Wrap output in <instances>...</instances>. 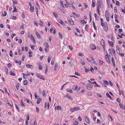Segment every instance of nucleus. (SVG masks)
Here are the masks:
<instances>
[{
    "instance_id": "1",
    "label": "nucleus",
    "mask_w": 125,
    "mask_h": 125,
    "mask_svg": "<svg viewBox=\"0 0 125 125\" xmlns=\"http://www.w3.org/2000/svg\"><path fill=\"white\" fill-rule=\"evenodd\" d=\"M80 108L78 106L71 108L70 110L72 112H74L76 111L79 110L80 109Z\"/></svg>"
},
{
    "instance_id": "2",
    "label": "nucleus",
    "mask_w": 125,
    "mask_h": 125,
    "mask_svg": "<svg viewBox=\"0 0 125 125\" xmlns=\"http://www.w3.org/2000/svg\"><path fill=\"white\" fill-rule=\"evenodd\" d=\"M86 88L87 89L89 90H91L93 88V86L90 83H89L86 85Z\"/></svg>"
},
{
    "instance_id": "3",
    "label": "nucleus",
    "mask_w": 125,
    "mask_h": 125,
    "mask_svg": "<svg viewBox=\"0 0 125 125\" xmlns=\"http://www.w3.org/2000/svg\"><path fill=\"white\" fill-rule=\"evenodd\" d=\"M105 16L107 21H109V16L108 13V10H107L106 11Z\"/></svg>"
},
{
    "instance_id": "4",
    "label": "nucleus",
    "mask_w": 125,
    "mask_h": 125,
    "mask_svg": "<svg viewBox=\"0 0 125 125\" xmlns=\"http://www.w3.org/2000/svg\"><path fill=\"white\" fill-rule=\"evenodd\" d=\"M36 75L38 78L40 79H42L43 80H44L45 79V78L43 77V76L40 74L36 73Z\"/></svg>"
},
{
    "instance_id": "5",
    "label": "nucleus",
    "mask_w": 125,
    "mask_h": 125,
    "mask_svg": "<svg viewBox=\"0 0 125 125\" xmlns=\"http://www.w3.org/2000/svg\"><path fill=\"white\" fill-rule=\"evenodd\" d=\"M30 38L31 40L33 41L34 43H35L36 42V41L34 36L32 34H31L30 36Z\"/></svg>"
},
{
    "instance_id": "6",
    "label": "nucleus",
    "mask_w": 125,
    "mask_h": 125,
    "mask_svg": "<svg viewBox=\"0 0 125 125\" xmlns=\"http://www.w3.org/2000/svg\"><path fill=\"white\" fill-rule=\"evenodd\" d=\"M105 26L104 27V28L105 31H107L108 30V26L106 22H105Z\"/></svg>"
},
{
    "instance_id": "7",
    "label": "nucleus",
    "mask_w": 125,
    "mask_h": 125,
    "mask_svg": "<svg viewBox=\"0 0 125 125\" xmlns=\"http://www.w3.org/2000/svg\"><path fill=\"white\" fill-rule=\"evenodd\" d=\"M26 66L28 68H30L31 70H33V66L31 64H26Z\"/></svg>"
},
{
    "instance_id": "8",
    "label": "nucleus",
    "mask_w": 125,
    "mask_h": 125,
    "mask_svg": "<svg viewBox=\"0 0 125 125\" xmlns=\"http://www.w3.org/2000/svg\"><path fill=\"white\" fill-rule=\"evenodd\" d=\"M101 43L102 45L104 48L105 46V44L104 41L103 39H102L101 40Z\"/></svg>"
},
{
    "instance_id": "9",
    "label": "nucleus",
    "mask_w": 125,
    "mask_h": 125,
    "mask_svg": "<svg viewBox=\"0 0 125 125\" xmlns=\"http://www.w3.org/2000/svg\"><path fill=\"white\" fill-rule=\"evenodd\" d=\"M58 22L60 24L62 25L63 26L65 25V23H64L63 21L60 19H59L58 20Z\"/></svg>"
},
{
    "instance_id": "10",
    "label": "nucleus",
    "mask_w": 125,
    "mask_h": 125,
    "mask_svg": "<svg viewBox=\"0 0 125 125\" xmlns=\"http://www.w3.org/2000/svg\"><path fill=\"white\" fill-rule=\"evenodd\" d=\"M102 1L101 0H98L97 2V6L100 7L101 5Z\"/></svg>"
},
{
    "instance_id": "11",
    "label": "nucleus",
    "mask_w": 125,
    "mask_h": 125,
    "mask_svg": "<svg viewBox=\"0 0 125 125\" xmlns=\"http://www.w3.org/2000/svg\"><path fill=\"white\" fill-rule=\"evenodd\" d=\"M85 119L87 123L88 124H89L90 123V122L87 116L86 115L85 116Z\"/></svg>"
},
{
    "instance_id": "12",
    "label": "nucleus",
    "mask_w": 125,
    "mask_h": 125,
    "mask_svg": "<svg viewBox=\"0 0 125 125\" xmlns=\"http://www.w3.org/2000/svg\"><path fill=\"white\" fill-rule=\"evenodd\" d=\"M62 109L61 107L60 106H56L55 107V110H56V109L58 110H60Z\"/></svg>"
},
{
    "instance_id": "13",
    "label": "nucleus",
    "mask_w": 125,
    "mask_h": 125,
    "mask_svg": "<svg viewBox=\"0 0 125 125\" xmlns=\"http://www.w3.org/2000/svg\"><path fill=\"white\" fill-rule=\"evenodd\" d=\"M90 48L92 50H94L96 48L94 44H92L90 45Z\"/></svg>"
},
{
    "instance_id": "14",
    "label": "nucleus",
    "mask_w": 125,
    "mask_h": 125,
    "mask_svg": "<svg viewBox=\"0 0 125 125\" xmlns=\"http://www.w3.org/2000/svg\"><path fill=\"white\" fill-rule=\"evenodd\" d=\"M108 42L109 43V44L112 47L114 46V42H111L109 41V40L108 41Z\"/></svg>"
},
{
    "instance_id": "15",
    "label": "nucleus",
    "mask_w": 125,
    "mask_h": 125,
    "mask_svg": "<svg viewBox=\"0 0 125 125\" xmlns=\"http://www.w3.org/2000/svg\"><path fill=\"white\" fill-rule=\"evenodd\" d=\"M112 61L113 62V66L114 67H115V60L113 57H112Z\"/></svg>"
},
{
    "instance_id": "16",
    "label": "nucleus",
    "mask_w": 125,
    "mask_h": 125,
    "mask_svg": "<svg viewBox=\"0 0 125 125\" xmlns=\"http://www.w3.org/2000/svg\"><path fill=\"white\" fill-rule=\"evenodd\" d=\"M116 51L118 54H120V50L118 46H117L116 47Z\"/></svg>"
},
{
    "instance_id": "17",
    "label": "nucleus",
    "mask_w": 125,
    "mask_h": 125,
    "mask_svg": "<svg viewBox=\"0 0 125 125\" xmlns=\"http://www.w3.org/2000/svg\"><path fill=\"white\" fill-rule=\"evenodd\" d=\"M36 35L37 36V37L39 39L41 38V37L39 33L37 31H36Z\"/></svg>"
},
{
    "instance_id": "18",
    "label": "nucleus",
    "mask_w": 125,
    "mask_h": 125,
    "mask_svg": "<svg viewBox=\"0 0 125 125\" xmlns=\"http://www.w3.org/2000/svg\"><path fill=\"white\" fill-rule=\"evenodd\" d=\"M78 87L77 85H74L73 87V89L74 91L76 90L77 88Z\"/></svg>"
},
{
    "instance_id": "19",
    "label": "nucleus",
    "mask_w": 125,
    "mask_h": 125,
    "mask_svg": "<svg viewBox=\"0 0 125 125\" xmlns=\"http://www.w3.org/2000/svg\"><path fill=\"white\" fill-rule=\"evenodd\" d=\"M38 23L39 25L41 26V27H42L43 26V22L41 21H39Z\"/></svg>"
},
{
    "instance_id": "20",
    "label": "nucleus",
    "mask_w": 125,
    "mask_h": 125,
    "mask_svg": "<svg viewBox=\"0 0 125 125\" xmlns=\"http://www.w3.org/2000/svg\"><path fill=\"white\" fill-rule=\"evenodd\" d=\"M13 8H14V10L12 11V12L13 13H14L16 12L17 9L16 8V7L15 6L13 5Z\"/></svg>"
},
{
    "instance_id": "21",
    "label": "nucleus",
    "mask_w": 125,
    "mask_h": 125,
    "mask_svg": "<svg viewBox=\"0 0 125 125\" xmlns=\"http://www.w3.org/2000/svg\"><path fill=\"white\" fill-rule=\"evenodd\" d=\"M91 58L92 59V60H90V62L93 63H95V61L94 59L92 57H91Z\"/></svg>"
},
{
    "instance_id": "22",
    "label": "nucleus",
    "mask_w": 125,
    "mask_h": 125,
    "mask_svg": "<svg viewBox=\"0 0 125 125\" xmlns=\"http://www.w3.org/2000/svg\"><path fill=\"white\" fill-rule=\"evenodd\" d=\"M69 22L70 23V24L72 25H74V22L73 21H71L68 20Z\"/></svg>"
},
{
    "instance_id": "23",
    "label": "nucleus",
    "mask_w": 125,
    "mask_h": 125,
    "mask_svg": "<svg viewBox=\"0 0 125 125\" xmlns=\"http://www.w3.org/2000/svg\"><path fill=\"white\" fill-rule=\"evenodd\" d=\"M106 95L107 97H109L111 99H112V98L111 96H110V94L108 93H106Z\"/></svg>"
},
{
    "instance_id": "24",
    "label": "nucleus",
    "mask_w": 125,
    "mask_h": 125,
    "mask_svg": "<svg viewBox=\"0 0 125 125\" xmlns=\"http://www.w3.org/2000/svg\"><path fill=\"white\" fill-rule=\"evenodd\" d=\"M30 10L32 12H33L34 11V7L33 6L30 7Z\"/></svg>"
},
{
    "instance_id": "25",
    "label": "nucleus",
    "mask_w": 125,
    "mask_h": 125,
    "mask_svg": "<svg viewBox=\"0 0 125 125\" xmlns=\"http://www.w3.org/2000/svg\"><path fill=\"white\" fill-rule=\"evenodd\" d=\"M51 58L52 57L51 56H49L48 57V63L50 62Z\"/></svg>"
},
{
    "instance_id": "26",
    "label": "nucleus",
    "mask_w": 125,
    "mask_h": 125,
    "mask_svg": "<svg viewBox=\"0 0 125 125\" xmlns=\"http://www.w3.org/2000/svg\"><path fill=\"white\" fill-rule=\"evenodd\" d=\"M73 17L74 18H77V14H76L74 12H73Z\"/></svg>"
},
{
    "instance_id": "27",
    "label": "nucleus",
    "mask_w": 125,
    "mask_h": 125,
    "mask_svg": "<svg viewBox=\"0 0 125 125\" xmlns=\"http://www.w3.org/2000/svg\"><path fill=\"white\" fill-rule=\"evenodd\" d=\"M6 102L8 104L9 106H10L11 107H12V106L10 103L9 102L8 100H6Z\"/></svg>"
},
{
    "instance_id": "28",
    "label": "nucleus",
    "mask_w": 125,
    "mask_h": 125,
    "mask_svg": "<svg viewBox=\"0 0 125 125\" xmlns=\"http://www.w3.org/2000/svg\"><path fill=\"white\" fill-rule=\"evenodd\" d=\"M80 63H81L83 65H85V62L82 60H81L80 61Z\"/></svg>"
},
{
    "instance_id": "29",
    "label": "nucleus",
    "mask_w": 125,
    "mask_h": 125,
    "mask_svg": "<svg viewBox=\"0 0 125 125\" xmlns=\"http://www.w3.org/2000/svg\"><path fill=\"white\" fill-rule=\"evenodd\" d=\"M20 104H21V106H23L24 107H25V105L23 103V101L22 100H21Z\"/></svg>"
},
{
    "instance_id": "30",
    "label": "nucleus",
    "mask_w": 125,
    "mask_h": 125,
    "mask_svg": "<svg viewBox=\"0 0 125 125\" xmlns=\"http://www.w3.org/2000/svg\"><path fill=\"white\" fill-rule=\"evenodd\" d=\"M89 28V25L87 24H86L85 25V29L87 31H88V28Z\"/></svg>"
},
{
    "instance_id": "31",
    "label": "nucleus",
    "mask_w": 125,
    "mask_h": 125,
    "mask_svg": "<svg viewBox=\"0 0 125 125\" xmlns=\"http://www.w3.org/2000/svg\"><path fill=\"white\" fill-rule=\"evenodd\" d=\"M10 74L11 75H12L13 76H15V73L11 71H10Z\"/></svg>"
},
{
    "instance_id": "32",
    "label": "nucleus",
    "mask_w": 125,
    "mask_h": 125,
    "mask_svg": "<svg viewBox=\"0 0 125 125\" xmlns=\"http://www.w3.org/2000/svg\"><path fill=\"white\" fill-rule=\"evenodd\" d=\"M87 95L90 96H92V93L90 92H88L87 93Z\"/></svg>"
},
{
    "instance_id": "33",
    "label": "nucleus",
    "mask_w": 125,
    "mask_h": 125,
    "mask_svg": "<svg viewBox=\"0 0 125 125\" xmlns=\"http://www.w3.org/2000/svg\"><path fill=\"white\" fill-rule=\"evenodd\" d=\"M92 7H94L95 6V3L94 2V1L93 0L92 1Z\"/></svg>"
},
{
    "instance_id": "34",
    "label": "nucleus",
    "mask_w": 125,
    "mask_h": 125,
    "mask_svg": "<svg viewBox=\"0 0 125 125\" xmlns=\"http://www.w3.org/2000/svg\"><path fill=\"white\" fill-rule=\"evenodd\" d=\"M59 35L60 38L62 39V34L60 32H59Z\"/></svg>"
},
{
    "instance_id": "35",
    "label": "nucleus",
    "mask_w": 125,
    "mask_h": 125,
    "mask_svg": "<svg viewBox=\"0 0 125 125\" xmlns=\"http://www.w3.org/2000/svg\"><path fill=\"white\" fill-rule=\"evenodd\" d=\"M9 55L10 57H12V53L11 50H10V51Z\"/></svg>"
},
{
    "instance_id": "36",
    "label": "nucleus",
    "mask_w": 125,
    "mask_h": 125,
    "mask_svg": "<svg viewBox=\"0 0 125 125\" xmlns=\"http://www.w3.org/2000/svg\"><path fill=\"white\" fill-rule=\"evenodd\" d=\"M24 84V85H26L27 84V81L26 80H25L24 82L23 83Z\"/></svg>"
},
{
    "instance_id": "37",
    "label": "nucleus",
    "mask_w": 125,
    "mask_h": 125,
    "mask_svg": "<svg viewBox=\"0 0 125 125\" xmlns=\"http://www.w3.org/2000/svg\"><path fill=\"white\" fill-rule=\"evenodd\" d=\"M66 96L67 97H68V98L69 99H73V98L71 97V96L70 95H69L67 94L66 95Z\"/></svg>"
},
{
    "instance_id": "38",
    "label": "nucleus",
    "mask_w": 125,
    "mask_h": 125,
    "mask_svg": "<svg viewBox=\"0 0 125 125\" xmlns=\"http://www.w3.org/2000/svg\"><path fill=\"white\" fill-rule=\"evenodd\" d=\"M22 74L23 75V78L24 79H26L27 78V75H26L24 73H22Z\"/></svg>"
},
{
    "instance_id": "39",
    "label": "nucleus",
    "mask_w": 125,
    "mask_h": 125,
    "mask_svg": "<svg viewBox=\"0 0 125 125\" xmlns=\"http://www.w3.org/2000/svg\"><path fill=\"white\" fill-rule=\"evenodd\" d=\"M54 59H52L51 60V64L52 65H53L54 63Z\"/></svg>"
},
{
    "instance_id": "40",
    "label": "nucleus",
    "mask_w": 125,
    "mask_h": 125,
    "mask_svg": "<svg viewBox=\"0 0 125 125\" xmlns=\"http://www.w3.org/2000/svg\"><path fill=\"white\" fill-rule=\"evenodd\" d=\"M104 83L106 85H108V81L107 80H105L104 81Z\"/></svg>"
},
{
    "instance_id": "41",
    "label": "nucleus",
    "mask_w": 125,
    "mask_h": 125,
    "mask_svg": "<svg viewBox=\"0 0 125 125\" xmlns=\"http://www.w3.org/2000/svg\"><path fill=\"white\" fill-rule=\"evenodd\" d=\"M111 40L112 42H115V40H114V38L113 37V35H112L111 36Z\"/></svg>"
},
{
    "instance_id": "42",
    "label": "nucleus",
    "mask_w": 125,
    "mask_h": 125,
    "mask_svg": "<svg viewBox=\"0 0 125 125\" xmlns=\"http://www.w3.org/2000/svg\"><path fill=\"white\" fill-rule=\"evenodd\" d=\"M93 26L94 27V29L95 30H96V28L95 24V23L93 21Z\"/></svg>"
},
{
    "instance_id": "43",
    "label": "nucleus",
    "mask_w": 125,
    "mask_h": 125,
    "mask_svg": "<svg viewBox=\"0 0 125 125\" xmlns=\"http://www.w3.org/2000/svg\"><path fill=\"white\" fill-rule=\"evenodd\" d=\"M58 66V64H55V66L54 67V69L55 70H56L57 69V68Z\"/></svg>"
},
{
    "instance_id": "44",
    "label": "nucleus",
    "mask_w": 125,
    "mask_h": 125,
    "mask_svg": "<svg viewBox=\"0 0 125 125\" xmlns=\"http://www.w3.org/2000/svg\"><path fill=\"white\" fill-rule=\"evenodd\" d=\"M19 84H17L16 85V89L17 90H18L19 89Z\"/></svg>"
},
{
    "instance_id": "45",
    "label": "nucleus",
    "mask_w": 125,
    "mask_h": 125,
    "mask_svg": "<svg viewBox=\"0 0 125 125\" xmlns=\"http://www.w3.org/2000/svg\"><path fill=\"white\" fill-rule=\"evenodd\" d=\"M60 3L61 4V5L63 7V8H64V6L63 1H60Z\"/></svg>"
},
{
    "instance_id": "46",
    "label": "nucleus",
    "mask_w": 125,
    "mask_h": 125,
    "mask_svg": "<svg viewBox=\"0 0 125 125\" xmlns=\"http://www.w3.org/2000/svg\"><path fill=\"white\" fill-rule=\"evenodd\" d=\"M4 14H3H3H2V16H6V15H7V14H6V11H4Z\"/></svg>"
},
{
    "instance_id": "47",
    "label": "nucleus",
    "mask_w": 125,
    "mask_h": 125,
    "mask_svg": "<svg viewBox=\"0 0 125 125\" xmlns=\"http://www.w3.org/2000/svg\"><path fill=\"white\" fill-rule=\"evenodd\" d=\"M85 71L86 72H88L90 71V69H87L86 68H85Z\"/></svg>"
},
{
    "instance_id": "48",
    "label": "nucleus",
    "mask_w": 125,
    "mask_h": 125,
    "mask_svg": "<svg viewBox=\"0 0 125 125\" xmlns=\"http://www.w3.org/2000/svg\"><path fill=\"white\" fill-rule=\"evenodd\" d=\"M45 91L43 90L42 92V94L43 96H44L45 95Z\"/></svg>"
},
{
    "instance_id": "49",
    "label": "nucleus",
    "mask_w": 125,
    "mask_h": 125,
    "mask_svg": "<svg viewBox=\"0 0 125 125\" xmlns=\"http://www.w3.org/2000/svg\"><path fill=\"white\" fill-rule=\"evenodd\" d=\"M116 4L118 6H119L120 5V4L119 1H116Z\"/></svg>"
},
{
    "instance_id": "50",
    "label": "nucleus",
    "mask_w": 125,
    "mask_h": 125,
    "mask_svg": "<svg viewBox=\"0 0 125 125\" xmlns=\"http://www.w3.org/2000/svg\"><path fill=\"white\" fill-rule=\"evenodd\" d=\"M106 59V61H107V62H108L109 63H110V61L109 59V58H107Z\"/></svg>"
},
{
    "instance_id": "51",
    "label": "nucleus",
    "mask_w": 125,
    "mask_h": 125,
    "mask_svg": "<svg viewBox=\"0 0 125 125\" xmlns=\"http://www.w3.org/2000/svg\"><path fill=\"white\" fill-rule=\"evenodd\" d=\"M16 109H17L18 111L19 112L20 111L19 107L17 105H16Z\"/></svg>"
},
{
    "instance_id": "52",
    "label": "nucleus",
    "mask_w": 125,
    "mask_h": 125,
    "mask_svg": "<svg viewBox=\"0 0 125 125\" xmlns=\"http://www.w3.org/2000/svg\"><path fill=\"white\" fill-rule=\"evenodd\" d=\"M97 95L101 98L102 97V96H101V95L99 93H97Z\"/></svg>"
},
{
    "instance_id": "53",
    "label": "nucleus",
    "mask_w": 125,
    "mask_h": 125,
    "mask_svg": "<svg viewBox=\"0 0 125 125\" xmlns=\"http://www.w3.org/2000/svg\"><path fill=\"white\" fill-rule=\"evenodd\" d=\"M119 106L122 108V109H123L124 106L122 104H119Z\"/></svg>"
},
{
    "instance_id": "54",
    "label": "nucleus",
    "mask_w": 125,
    "mask_h": 125,
    "mask_svg": "<svg viewBox=\"0 0 125 125\" xmlns=\"http://www.w3.org/2000/svg\"><path fill=\"white\" fill-rule=\"evenodd\" d=\"M11 66V63H9L7 65V67L9 68H10Z\"/></svg>"
},
{
    "instance_id": "55",
    "label": "nucleus",
    "mask_w": 125,
    "mask_h": 125,
    "mask_svg": "<svg viewBox=\"0 0 125 125\" xmlns=\"http://www.w3.org/2000/svg\"><path fill=\"white\" fill-rule=\"evenodd\" d=\"M53 15H54V16L56 17H57V14L55 12H53Z\"/></svg>"
},
{
    "instance_id": "56",
    "label": "nucleus",
    "mask_w": 125,
    "mask_h": 125,
    "mask_svg": "<svg viewBox=\"0 0 125 125\" xmlns=\"http://www.w3.org/2000/svg\"><path fill=\"white\" fill-rule=\"evenodd\" d=\"M11 19L14 20H16V17L15 16H13L11 17Z\"/></svg>"
},
{
    "instance_id": "57",
    "label": "nucleus",
    "mask_w": 125,
    "mask_h": 125,
    "mask_svg": "<svg viewBox=\"0 0 125 125\" xmlns=\"http://www.w3.org/2000/svg\"><path fill=\"white\" fill-rule=\"evenodd\" d=\"M94 86L97 87H100V86L99 85L97 84L96 83V84H95L94 85Z\"/></svg>"
},
{
    "instance_id": "58",
    "label": "nucleus",
    "mask_w": 125,
    "mask_h": 125,
    "mask_svg": "<svg viewBox=\"0 0 125 125\" xmlns=\"http://www.w3.org/2000/svg\"><path fill=\"white\" fill-rule=\"evenodd\" d=\"M100 7L97 6L96 10L97 12L100 11Z\"/></svg>"
},
{
    "instance_id": "59",
    "label": "nucleus",
    "mask_w": 125,
    "mask_h": 125,
    "mask_svg": "<svg viewBox=\"0 0 125 125\" xmlns=\"http://www.w3.org/2000/svg\"><path fill=\"white\" fill-rule=\"evenodd\" d=\"M103 63V62L101 60L99 61V64L100 65H102Z\"/></svg>"
},
{
    "instance_id": "60",
    "label": "nucleus",
    "mask_w": 125,
    "mask_h": 125,
    "mask_svg": "<svg viewBox=\"0 0 125 125\" xmlns=\"http://www.w3.org/2000/svg\"><path fill=\"white\" fill-rule=\"evenodd\" d=\"M16 36V34L14 33H12L11 35V37L12 38H13V37Z\"/></svg>"
},
{
    "instance_id": "61",
    "label": "nucleus",
    "mask_w": 125,
    "mask_h": 125,
    "mask_svg": "<svg viewBox=\"0 0 125 125\" xmlns=\"http://www.w3.org/2000/svg\"><path fill=\"white\" fill-rule=\"evenodd\" d=\"M105 22L104 23H101V25L103 27H104L105 26Z\"/></svg>"
},
{
    "instance_id": "62",
    "label": "nucleus",
    "mask_w": 125,
    "mask_h": 125,
    "mask_svg": "<svg viewBox=\"0 0 125 125\" xmlns=\"http://www.w3.org/2000/svg\"><path fill=\"white\" fill-rule=\"evenodd\" d=\"M39 68L40 70H42V67L41 65H39Z\"/></svg>"
},
{
    "instance_id": "63",
    "label": "nucleus",
    "mask_w": 125,
    "mask_h": 125,
    "mask_svg": "<svg viewBox=\"0 0 125 125\" xmlns=\"http://www.w3.org/2000/svg\"><path fill=\"white\" fill-rule=\"evenodd\" d=\"M74 124L77 125H78V122L77 121H74Z\"/></svg>"
},
{
    "instance_id": "64",
    "label": "nucleus",
    "mask_w": 125,
    "mask_h": 125,
    "mask_svg": "<svg viewBox=\"0 0 125 125\" xmlns=\"http://www.w3.org/2000/svg\"><path fill=\"white\" fill-rule=\"evenodd\" d=\"M81 24H83L84 23V20L83 19L81 21Z\"/></svg>"
}]
</instances>
